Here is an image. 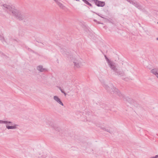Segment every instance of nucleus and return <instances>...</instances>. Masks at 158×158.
Instances as JSON below:
<instances>
[{"instance_id":"1","label":"nucleus","mask_w":158,"mask_h":158,"mask_svg":"<svg viewBox=\"0 0 158 158\" xmlns=\"http://www.w3.org/2000/svg\"><path fill=\"white\" fill-rule=\"evenodd\" d=\"M3 6L5 10L9 13H11L19 20H21L24 19V15L21 13L20 11L16 9L14 6L4 4Z\"/></svg>"},{"instance_id":"2","label":"nucleus","mask_w":158,"mask_h":158,"mask_svg":"<svg viewBox=\"0 0 158 158\" xmlns=\"http://www.w3.org/2000/svg\"><path fill=\"white\" fill-rule=\"evenodd\" d=\"M103 86L108 92H110L111 94H116L121 99H123L124 100L127 101L130 103H131L132 100L131 98H129L128 97L125 98L124 95L120 93L118 89L114 87L112 85H111L110 86L111 87H110L106 84H104Z\"/></svg>"},{"instance_id":"3","label":"nucleus","mask_w":158,"mask_h":158,"mask_svg":"<svg viewBox=\"0 0 158 158\" xmlns=\"http://www.w3.org/2000/svg\"><path fill=\"white\" fill-rule=\"evenodd\" d=\"M103 86L108 92H110L111 94H116L121 99H123L124 100L127 101L130 103H131L132 100L131 98H129L128 97L125 98L124 95L120 93L118 89L114 87L112 85H111L110 86L111 87H110L106 84H104Z\"/></svg>"},{"instance_id":"4","label":"nucleus","mask_w":158,"mask_h":158,"mask_svg":"<svg viewBox=\"0 0 158 158\" xmlns=\"http://www.w3.org/2000/svg\"><path fill=\"white\" fill-rule=\"evenodd\" d=\"M103 86L108 92H110L111 94H116L121 99H123L124 100L127 101L130 103H131L132 100L131 98H129L128 97L125 98L124 95L120 93L118 89L114 87L112 85H111L110 86L111 87H110L106 84H104Z\"/></svg>"},{"instance_id":"5","label":"nucleus","mask_w":158,"mask_h":158,"mask_svg":"<svg viewBox=\"0 0 158 158\" xmlns=\"http://www.w3.org/2000/svg\"><path fill=\"white\" fill-rule=\"evenodd\" d=\"M105 57L109 67L113 70L114 75L119 77L124 76L125 75L124 72L122 70H120L116 68L115 64L114 63L110 61L106 56H105Z\"/></svg>"},{"instance_id":"6","label":"nucleus","mask_w":158,"mask_h":158,"mask_svg":"<svg viewBox=\"0 0 158 158\" xmlns=\"http://www.w3.org/2000/svg\"><path fill=\"white\" fill-rule=\"evenodd\" d=\"M6 124L9 123L10 125H12L8 126L7 124L6 125V128L8 129H15L19 126L18 124H13L12 122L11 121H6Z\"/></svg>"},{"instance_id":"7","label":"nucleus","mask_w":158,"mask_h":158,"mask_svg":"<svg viewBox=\"0 0 158 158\" xmlns=\"http://www.w3.org/2000/svg\"><path fill=\"white\" fill-rule=\"evenodd\" d=\"M130 4H132L138 9H141V5L135 0H126Z\"/></svg>"},{"instance_id":"8","label":"nucleus","mask_w":158,"mask_h":158,"mask_svg":"<svg viewBox=\"0 0 158 158\" xmlns=\"http://www.w3.org/2000/svg\"><path fill=\"white\" fill-rule=\"evenodd\" d=\"M95 4L98 7H103L105 5L104 2L98 0H93Z\"/></svg>"},{"instance_id":"9","label":"nucleus","mask_w":158,"mask_h":158,"mask_svg":"<svg viewBox=\"0 0 158 158\" xmlns=\"http://www.w3.org/2000/svg\"><path fill=\"white\" fill-rule=\"evenodd\" d=\"M81 59H79L78 60L75 59L74 61L75 66L77 68H79L81 65Z\"/></svg>"},{"instance_id":"10","label":"nucleus","mask_w":158,"mask_h":158,"mask_svg":"<svg viewBox=\"0 0 158 158\" xmlns=\"http://www.w3.org/2000/svg\"><path fill=\"white\" fill-rule=\"evenodd\" d=\"M60 52L62 54L67 57H68L69 55V53L68 52H67L65 49L64 48H60Z\"/></svg>"},{"instance_id":"11","label":"nucleus","mask_w":158,"mask_h":158,"mask_svg":"<svg viewBox=\"0 0 158 158\" xmlns=\"http://www.w3.org/2000/svg\"><path fill=\"white\" fill-rule=\"evenodd\" d=\"M53 99L54 100L56 101L59 104L62 106H64L63 103L62 102L60 99L56 96H55L53 97Z\"/></svg>"},{"instance_id":"12","label":"nucleus","mask_w":158,"mask_h":158,"mask_svg":"<svg viewBox=\"0 0 158 158\" xmlns=\"http://www.w3.org/2000/svg\"><path fill=\"white\" fill-rule=\"evenodd\" d=\"M151 72L152 73L155 75L158 78V68L152 69Z\"/></svg>"},{"instance_id":"13","label":"nucleus","mask_w":158,"mask_h":158,"mask_svg":"<svg viewBox=\"0 0 158 158\" xmlns=\"http://www.w3.org/2000/svg\"><path fill=\"white\" fill-rule=\"evenodd\" d=\"M37 69L40 72H43L44 70H46V69L43 68V66L41 65H39L37 67Z\"/></svg>"},{"instance_id":"14","label":"nucleus","mask_w":158,"mask_h":158,"mask_svg":"<svg viewBox=\"0 0 158 158\" xmlns=\"http://www.w3.org/2000/svg\"><path fill=\"white\" fill-rule=\"evenodd\" d=\"M60 7L63 9H64L65 8V6H64L62 3L60 1L57 3Z\"/></svg>"},{"instance_id":"15","label":"nucleus","mask_w":158,"mask_h":158,"mask_svg":"<svg viewBox=\"0 0 158 158\" xmlns=\"http://www.w3.org/2000/svg\"><path fill=\"white\" fill-rule=\"evenodd\" d=\"M86 4L88 5L91 7H93V6L91 4L88 2L87 0H82Z\"/></svg>"},{"instance_id":"16","label":"nucleus","mask_w":158,"mask_h":158,"mask_svg":"<svg viewBox=\"0 0 158 158\" xmlns=\"http://www.w3.org/2000/svg\"><path fill=\"white\" fill-rule=\"evenodd\" d=\"M139 10L142 11L145 14H147V12L145 10V8H142V6H141V9H139Z\"/></svg>"},{"instance_id":"17","label":"nucleus","mask_w":158,"mask_h":158,"mask_svg":"<svg viewBox=\"0 0 158 158\" xmlns=\"http://www.w3.org/2000/svg\"><path fill=\"white\" fill-rule=\"evenodd\" d=\"M102 129L103 130H104V131H105L107 132H108L109 133H111L110 131V129H108V128L106 129V128H103Z\"/></svg>"},{"instance_id":"18","label":"nucleus","mask_w":158,"mask_h":158,"mask_svg":"<svg viewBox=\"0 0 158 158\" xmlns=\"http://www.w3.org/2000/svg\"><path fill=\"white\" fill-rule=\"evenodd\" d=\"M0 39L2 42H3V41H5L4 37L1 35H0Z\"/></svg>"},{"instance_id":"19","label":"nucleus","mask_w":158,"mask_h":158,"mask_svg":"<svg viewBox=\"0 0 158 158\" xmlns=\"http://www.w3.org/2000/svg\"><path fill=\"white\" fill-rule=\"evenodd\" d=\"M6 121H4L2 120H0V123L6 124Z\"/></svg>"},{"instance_id":"20","label":"nucleus","mask_w":158,"mask_h":158,"mask_svg":"<svg viewBox=\"0 0 158 158\" xmlns=\"http://www.w3.org/2000/svg\"><path fill=\"white\" fill-rule=\"evenodd\" d=\"M59 89H60L62 93H64V91L61 89L60 87H59Z\"/></svg>"},{"instance_id":"21","label":"nucleus","mask_w":158,"mask_h":158,"mask_svg":"<svg viewBox=\"0 0 158 158\" xmlns=\"http://www.w3.org/2000/svg\"><path fill=\"white\" fill-rule=\"evenodd\" d=\"M55 2L57 4L58 2H59V0H54Z\"/></svg>"},{"instance_id":"22","label":"nucleus","mask_w":158,"mask_h":158,"mask_svg":"<svg viewBox=\"0 0 158 158\" xmlns=\"http://www.w3.org/2000/svg\"><path fill=\"white\" fill-rule=\"evenodd\" d=\"M158 157V155H156L155 156H153L152 157V158H157Z\"/></svg>"},{"instance_id":"23","label":"nucleus","mask_w":158,"mask_h":158,"mask_svg":"<svg viewBox=\"0 0 158 158\" xmlns=\"http://www.w3.org/2000/svg\"><path fill=\"white\" fill-rule=\"evenodd\" d=\"M19 34H23V33L22 31H20L19 32Z\"/></svg>"},{"instance_id":"24","label":"nucleus","mask_w":158,"mask_h":158,"mask_svg":"<svg viewBox=\"0 0 158 158\" xmlns=\"http://www.w3.org/2000/svg\"><path fill=\"white\" fill-rule=\"evenodd\" d=\"M128 78H125L124 80L126 81H127V80H128Z\"/></svg>"},{"instance_id":"25","label":"nucleus","mask_w":158,"mask_h":158,"mask_svg":"<svg viewBox=\"0 0 158 158\" xmlns=\"http://www.w3.org/2000/svg\"><path fill=\"white\" fill-rule=\"evenodd\" d=\"M63 93L64 94L65 96H66V94L64 91V93Z\"/></svg>"},{"instance_id":"26","label":"nucleus","mask_w":158,"mask_h":158,"mask_svg":"<svg viewBox=\"0 0 158 158\" xmlns=\"http://www.w3.org/2000/svg\"><path fill=\"white\" fill-rule=\"evenodd\" d=\"M97 15H98V16H100L101 18H103V17H102V16H100L98 14H97V13H96Z\"/></svg>"},{"instance_id":"27","label":"nucleus","mask_w":158,"mask_h":158,"mask_svg":"<svg viewBox=\"0 0 158 158\" xmlns=\"http://www.w3.org/2000/svg\"><path fill=\"white\" fill-rule=\"evenodd\" d=\"M12 40H13V41H16V42H18V41H17L16 40H15V39H12Z\"/></svg>"},{"instance_id":"28","label":"nucleus","mask_w":158,"mask_h":158,"mask_svg":"<svg viewBox=\"0 0 158 158\" xmlns=\"http://www.w3.org/2000/svg\"><path fill=\"white\" fill-rule=\"evenodd\" d=\"M45 157H46V156H45L44 157V156L43 157V158H45Z\"/></svg>"},{"instance_id":"29","label":"nucleus","mask_w":158,"mask_h":158,"mask_svg":"<svg viewBox=\"0 0 158 158\" xmlns=\"http://www.w3.org/2000/svg\"><path fill=\"white\" fill-rule=\"evenodd\" d=\"M156 40H158V38H157Z\"/></svg>"},{"instance_id":"30","label":"nucleus","mask_w":158,"mask_h":158,"mask_svg":"<svg viewBox=\"0 0 158 158\" xmlns=\"http://www.w3.org/2000/svg\"><path fill=\"white\" fill-rule=\"evenodd\" d=\"M157 23H158V22H157Z\"/></svg>"}]
</instances>
